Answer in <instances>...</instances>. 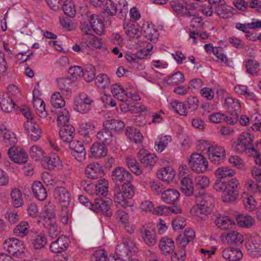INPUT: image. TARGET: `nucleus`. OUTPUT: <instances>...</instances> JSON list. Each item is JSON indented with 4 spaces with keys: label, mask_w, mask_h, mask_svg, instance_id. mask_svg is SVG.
Returning <instances> with one entry per match:
<instances>
[{
    "label": "nucleus",
    "mask_w": 261,
    "mask_h": 261,
    "mask_svg": "<svg viewBox=\"0 0 261 261\" xmlns=\"http://www.w3.org/2000/svg\"><path fill=\"white\" fill-rule=\"evenodd\" d=\"M134 195V187L116 186L114 189V200L118 207L131 206V199Z\"/></svg>",
    "instance_id": "1"
},
{
    "label": "nucleus",
    "mask_w": 261,
    "mask_h": 261,
    "mask_svg": "<svg viewBox=\"0 0 261 261\" xmlns=\"http://www.w3.org/2000/svg\"><path fill=\"white\" fill-rule=\"evenodd\" d=\"M199 149L205 150L207 149L208 158L214 164L219 165L223 163L226 158L225 149L221 146H209L205 140L199 141Z\"/></svg>",
    "instance_id": "2"
},
{
    "label": "nucleus",
    "mask_w": 261,
    "mask_h": 261,
    "mask_svg": "<svg viewBox=\"0 0 261 261\" xmlns=\"http://www.w3.org/2000/svg\"><path fill=\"white\" fill-rule=\"evenodd\" d=\"M197 215H208L210 214L214 206V198L208 195L204 194V192L195 193Z\"/></svg>",
    "instance_id": "3"
},
{
    "label": "nucleus",
    "mask_w": 261,
    "mask_h": 261,
    "mask_svg": "<svg viewBox=\"0 0 261 261\" xmlns=\"http://www.w3.org/2000/svg\"><path fill=\"white\" fill-rule=\"evenodd\" d=\"M253 135L247 132L242 133L234 144V150L237 153L245 152L248 155L250 152L256 153L254 147L252 144Z\"/></svg>",
    "instance_id": "4"
},
{
    "label": "nucleus",
    "mask_w": 261,
    "mask_h": 261,
    "mask_svg": "<svg viewBox=\"0 0 261 261\" xmlns=\"http://www.w3.org/2000/svg\"><path fill=\"white\" fill-rule=\"evenodd\" d=\"M112 179L116 184H122L121 187H134L130 182L133 179L132 174L125 169L117 167L112 172Z\"/></svg>",
    "instance_id": "5"
},
{
    "label": "nucleus",
    "mask_w": 261,
    "mask_h": 261,
    "mask_svg": "<svg viewBox=\"0 0 261 261\" xmlns=\"http://www.w3.org/2000/svg\"><path fill=\"white\" fill-rule=\"evenodd\" d=\"M93 100L86 93H79L74 99V110L82 113H88L92 108Z\"/></svg>",
    "instance_id": "6"
},
{
    "label": "nucleus",
    "mask_w": 261,
    "mask_h": 261,
    "mask_svg": "<svg viewBox=\"0 0 261 261\" xmlns=\"http://www.w3.org/2000/svg\"><path fill=\"white\" fill-rule=\"evenodd\" d=\"M3 248L10 255L19 256L24 252L23 242L15 238L6 239L3 243Z\"/></svg>",
    "instance_id": "7"
},
{
    "label": "nucleus",
    "mask_w": 261,
    "mask_h": 261,
    "mask_svg": "<svg viewBox=\"0 0 261 261\" xmlns=\"http://www.w3.org/2000/svg\"><path fill=\"white\" fill-rule=\"evenodd\" d=\"M241 188L239 180L234 178L227 181V188L223 195V200L225 202H232L238 199Z\"/></svg>",
    "instance_id": "8"
},
{
    "label": "nucleus",
    "mask_w": 261,
    "mask_h": 261,
    "mask_svg": "<svg viewBox=\"0 0 261 261\" xmlns=\"http://www.w3.org/2000/svg\"><path fill=\"white\" fill-rule=\"evenodd\" d=\"M189 165L192 170L198 173H203L207 169V160L200 153H193L188 159Z\"/></svg>",
    "instance_id": "9"
},
{
    "label": "nucleus",
    "mask_w": 261,
    "mask_h": 261,
    "mask_svg": "<svg viewBox=\"0 0 261 261\" xmlns=\"http://www.w3.org/2000/svg\"><path fill=\"white\" fill-rule=\"evenodd\" d=\"M127 3L125 0H121L119 4L115 5L111 0H107L105 6L104 11L110 15H115L117 11L120 13L126 14L128 11Z\"/></svg>",
    "instance_id": "10"
},
{
    "label": "nucleus",
    "mask_w": 261,
    "mask_h": 261,
    "mask_svg": "<svg viewBox=\"0 0 261 261\" xmlns=\"http://www.w3.org/2000/svg\"><path fill=\"white\" fill-rule=\"evenodd\" d=\"M110 204V200H105L102 198H95L90 209L96 213H101L107 216L110 217L112 215Z\"/></svg>",
    "instance_id": "11"
},
{
    "label": "nucleus",
    "mask_w": 261,
    "mask_h": 261,
    "mask_svg": "<svg viewBox=\"0 0 261 261\" xmlns=\"http://www.w3.org/2000/svg\"><path fill=\"white\" fill-rule=\"evenodd\" d=\"M70 240L68 237L61 235L55 241H53L50 246V251L54 253H60L65 251L68 247Z\"/></svg>",
    "instance_id": "12"
},
{
    "label": "nucleus",
    "mask_w": 261,
    "mask_h": 261,
    "mask_svg": "<svg viewBox=\"0 0 261 261\" xmlns=\"http://www.w3.org/2000/svg\"><path fill=\"white\" fill-rule=\"evenodd\" d=\"M139 231L144 242L149 246H153L156 243V232L153 228L143 225Z\"/></svg>",
    "instance_id": "13"
},
{
    "label": "nucleus",
    "mask_w": 261,
    "mask_h": 261,
    "mask_svg": "<svg viewBox=\"0 0 261 261\" xmlns=\"http://www.w3.org/2000/svg\"><path fill=\"white\" fill-rule=\"evenodd\" d=\"M246 247L248 254L253 257L261 256V240L253 238L246 242Z\"/></svg>",
    "instance_id": "14"
},
{
    "label": "nucleus",
    "mask_w": 261,
    "mask_h": 261,
    "mask_svg": "<svg viewBox=\"0 0 261 261\" xmlns=\"http://www.w3.org/2000/svg\"><path fill=\"white\" fill-rule=\"evenodd\" d=\"M8 153L10 158L16 163L24 164L27 162L28 154L22 149L20 148L18 150L15 146L11 147L8 150Z\"/></svg>",
    "instance_id": "15"
},
{
    "label": "nucleus",
    "mask_w": 261,
    "mask_h": 261,
    "mask_svg": "<svg viewBox=\"0 0 261 261\" xmlns=\"http://www.w3.org/2000/svg\"><path fill=\"white\" fill-rule=\"evenodd\" d=\"M141 34L146 38L147 40L156 42L158 40V33L154 26L147 21H144L142 25Z\"/></svg>",
    "instance_id": "16"
},
{
    "label": "nucleus",
    "mask_w": 261,
    "mask_h": 261,
    "mask_svg": "<svg viewBox=\"0 0 261 261\" xmlns=\"http://www.w3.org/2000/svg\"><path fill=\"white\" fill-rule=\"evenodd\" d=\"M221 256L226 260L239 261L242 258L243 254L238 248L227 247L222 250Z\"/></svg>",
    "instance_id": "17"
},
{
    "label": "nucleus",
    "mask_w": 261,
    "mask_h": 261,
    "mask_svg": "<svg viewBox=\"0 0 261 261\" xmlns=\"http://www.w3.org/2000/svg\"><path fill=\"white\" fill-rule=\"evenodd\" d=\"M85 174L88 178L97 179L103 176L104 172L102 166L98 163H92L86 167Z\"/></svg>",
    "instance_id": "18"
},
{
    "label": "nucleus",
    "mask_w": 261,
    "mask_h": 261,
    "mask_svg": "<svg viewBox=\"0 0 261 261\" xmlns=\"http://www.w3.org/2000/svg\"><path fill=\"white\" fill-rule=\"evenodd\" d=\"M69 143V148L72 151V154L79 162L82 161L86 157V151L82 143L72 140Z\"/></svg>",
    "instance_id": "19"
},
{
    "label": "nucleus",
    "mask_w": 261,
    "mask_h": 261,
    "mask_svg": "<svg viewBox=\"0 0 261 261\" xmlns=\"http://www.w3.org/2000/svg\"><path fill=\"white\" fill-rule=\"evenodd\" d=\"M152 49V45L149 44L147 48H143L138 51L136 54L128 53L125 55V59L130 64L139 63V61L147 56Z\"/></svg>",
    "instance_id": "20"
},
{
    "label": "nucleus",
    "mask_w": 261,
    "mask_h": 261,
    "mask_svg": "<svg viewBox=\"0 0 261 261\" xmlns=\"http://www.w3.org/2000/svg\"><path fill=\"white\" fill-rule=\"evenodd\" d=\"M54 196L62 206H67L70 201V194L68 191L63 187L56 188L54 191Z\"/></svg>",
    "instance_id": "21"
},
{
    "label": "nucleus",
    "mask_w": 261,
    "mask_h": 261,
    "mask_svg": "<svg viewBox=\"0 0 261 261\" xmlns=\"http://www.w3.org/2000/svg\"><path fill=\"white\" fill-rule=\"evenodd\" d=\"M181 191L187 196H190L192 195L195 196V193H198L194 190L192 177L190 175H188L181 179Z\"/></svg>",
    "instance_id": "22"
},
{
    "label": "nucleus",
    "mask_w": 261,
    "mask_h": 261,
    "mask_svg": "<svg viewBox=\"0 0 261 261\" xmlns=\"http://www.w3.org/2000/svg\"><path fill=\"white\" fill-rule=\"evenodd\" d=\"M195 237V232L191 229H186L184 233L178 235L176 239L177 244L180 248H184Z\"/></svg>",
    "instance_id": "23"
},
{
    "label": "nucleus",
    "mask_w": 261,
    "mask_h": 261,
    "mask_svg": "<svg viewBox=\"0 0 261 261\" xmlns=\"http://www.w3.org/2000/svg\"><path fill=\"white\" fill-rule=\"evenodd\" d=\"M123 29L126 35L132 38H137L140 37L141 32L138 23L135 21H129L125 23Z\"/></svg>",
    "instance_id": "24"
},
{
    "label": "nucleus",
    "mask_w": 261,
    "mask_h": 261,
    "mask_svg": "<svg viewBox=\"0 0 261 261\" xmlns=\"http://www.w3.org/2000/svg\"><path fill=\"white\" fill-rule=\"evenodd\" d=\"M103 126L110 132H119L123 129L125 124L120 120L111 119L105 120L103 122Z\"/></svg>",
    "instance_id": "25"
},
{
    "label": "nucleus",
    "mask_w": 261,
    "mask_h": 261,
    "mask_svg": "<svg viewBox=\"0 0 261 261\" xmlns=\"http://www.w3.org/2000/svg\"><path fill=\"white\" fill-rule=\"evenodd\" d=\"M36 94V89L35 88L33 92L34 107L35 108L36 113L39 116L42 118H45L47 115V112L45 110V104L41 99L35 97Z\"/></svg>",
    "instance_id": "26"
},
{
    "label": "nucleus",
    "mask_w": 261,
    "mask_h": 261,
    "mask_svg": "<svg viewBox=\"0 0 261 261\" xmlns=\"http://www.w3.org/2000/svg\"><path fill=\"white\" fill-rule=\"evenodd\" d=\"M60 94L63 96H70L71 94V81L69 78H59L57 80Z\"/></svg>",
    "instance_id": "27"
},
{
    "label": "nucleus",
    "mask_w": 261,
    "mask_h": 261,
    "mask_svg": "<svg viewBox=\"0 0 261 261\" xmlns=\"http://www.w3.org/2000/svg\"><path fill=\"white\" fill-rule=\"evenodd\" d=\"M90 24L93 31L97 35H101L105 31L103 22L97 15H92L90 17Z\"/></svg>",
    "instance_id": "28"
},
{
    "label": "nucleus",
    "mask_w": 261,
    "mask_h": 261,
    "mask_svg": "<svg viewBox=\"0 0 261 261\" xmlns=\"http://www.w3.org/2000/svg\"><path fill=\"white\" fill-rule=\"evenodd\" d=\"M107 151V146L103 143H94L91 147V155L96 159L105 156Z\"/></svg>",
    "instance_id": "29"
},
{
    "label": "nucleus",
    "mask_w": 261,
    "mask_h": 261,
    "mask_svg": "<svg viewBox=\"0 0 261 261\" xmlns=\"http://www.w3.org/2000/svg\"><path fill=\"white\" fill-rule=\"evenodd\" d=\"M0 106L3 111L10 113L13 109L15 103L8 93H3L0 96Z\"/></svg>",
    "instance_id": "30"
},
{
    "label": "nucleus",
    "mask_w": 261,
    "mask_h": 261,
    "mask_svg": "<svg viewBox=\"0 0 261 261\" xmlns=\"http://www.w3.org/2000/svg\"><path fill=\"white\" fill-rule=\"evenodd\" d=\"M180 194L175 189H170L164 191L162 194V199L167 203H173L179 198Z\"/></svg>",
    "instance_id": "31"
},
{
    "label": "nucleus",
    "mask_w": 261,
    "mask_h": 261,
    "mask_svg": "<svg viewBox=\"0 0 261 261\" xmlns=\"http://www.w3.org/2000/svg\"><path fill=\"white\" fill-rule=\"evenodd\" d=\"M75 129L72 125L62 127L59 132V135L63 141L70 143L73 140L74 136Z\"/></svg>",
    "instance_id": "32"
},
{
    "label": "nucleus",
    "mask_w": 261,
    "mask_h": 261,
    "mask_svg": "<svg viewBox=\"0 0 261 261\" xmlns=\"http://www.w3.org/2000/svg\"><path fill=\"white\" fill-rule=\"evenodd\" d=\"M32 191L35 196L39 200L43 201L47 197V192L42 183L38 181L34 182L32 185Z\"/></svg>",
    "instance_id": "33"
},
{
    "label": "nucleus",
    "mask_w": 261,
    "mask_h": 261,
    "mask_svg": "<svg viewBox=\"0 0 261 261\" xmlns=\"http://www.w3.org/2000/svg\"><path fill=\"white\" fill-rule=\"evenodd\" d=\"M228 244L239 246L244 242V237L242 234L237 231H231L225 235Z\"/></svg>",
    "instance_id": "34"
},
{
    "label": "nucleus",
    "mask_w": 261,
    "mask_h": 261,
    "mask_svg": "<svg viewBox=\"0 0 261 261\" xmlns=\"http://www.w3.org/2000/svg\"><path fill=\"white\" fill-rule=\"evenodd\" d=\"M215 224L221 229H230L234 225L233 220L225 216L217 217L215 220Z\"/></svg>",
    "instance_id": "35"
},
{
    "label": "nucleus",
    "mask_w": 261,
    "mask_h": 261,
    "mask_svg": "<svg viewBox=\"0 0 261 261\" xmlns=\"http://www.w3.org/2000/svg\"><path fill=\"white\" fill-rule=\"evenodd\" d=\"M42 165L45 168L51 170L61 163L59 158L56 154H51L49 156H44L42 160Z\"/></svg>",
    "instance_id": "36"
},
{
    "label": "nucleus",
    "mask_w": 261,
    "mask_h": 261,
    "mask_svg": "<svg viewBox=\"0 0 261 261\" xmlns=\"http://www.w3.org/2000/svg\"><path fill=\"white\" fill-rule=\"evenodd\" d=\"M175 171L170 166L162 169L157 173L158 177L163 181L170 182L175 176Z\"/></svg>",
    "instance_id": "37"
},
{
    "label": "nucleus",
    "mask_w": 261,
    "mask_h": 261,
    "mask_svg": "<svg viewBox=\"0 0 261 261\" xmlns=\"http://www.w3.org/2000/svg\"><path fill=\"white\" fill-rule=\"evenodd\" d=\"M111 92L113 96L120 101H123L129 97L128 93H127L119 84H113L111 87Z\"/></svg>",
    "instance_id": "38"
},
{
    "label": "nucleus",
    "mask_w": 261,
    "mask_h": 261,
    "mask_svg": "<svg viewBox=\"0 0 261 261\" xmlns=\"http://www.w3.org/2000/svg\"><path fill=\"white\" fill-rule=\"evenodd\" d=\"M161 251L165 254H169L174 249V243L172 239L164 237L161 239L159 244Z\"/></svg>",
    "instance_id": "39"
},
{
    "label": "nucleus",
    "mask_w": 261,
    "mask_h": 261,
    "mask_svg": "<svg viewBox=\"0 0 261 261\" xmlns=\"http://www.w3.org/2000/svg\"><path fill=\"white\" fill-rule=\"evenodd\" d=\"M125 134L130 140L135 143L141 142L143 140V136L140 130L137 128L127 127L125 129Z\"/></svg>",
    "instance_id": "40"
},
{
    "label": "nucleus",
    "mask_w": 261,
    "mask_h": 261,
    "mask_svg": "<svg viewBox=\"0 0 261 261\" xmlns=\"http://www.w3.org/2000/svg\"><path fill=\"white\" fill-rule=\"evenodd\" d=\"M234 9L230 6L221 5L216 9L217 14L221 18L227 19L233 15Z\"/></svg>",
    "instance_id": "41"
},
{
    "label": "nucleus",
    "mask_w": 261,
    "mask_h": 261,
    "mask_svg": "<svg viewBox=\"0 0 261 261\" xmlns=\"http://www.w3.org/2000/svg\"><path fill=\"white\" fill-rule=\"evenodd\" d=\"M225 106L228 109V112H240L241 104L237 99L228 97L225 99Z\"/></svg>",
    "instance_id": "42"
},
{
    "label": "nucleus",
    "mask_w": 261,
    "mask_h": 261,
    "mask_svg": "<svg viewBox=\"0 0 261 261\" xmlns=\"http://www.w3.org/2000/svg\"><path fill=\"white\" fill-rule=\"evenodd\" d=\"M237 221L239 226L248 228L253 225L255 220L251 216L242 215L237 218Z\"/></svg>",
    "instance_id": "43"
},
{
    "label": "nucleus",
    "mask_w": 261,
    "mask_h": 261,
    "mask_svg": "<svg viewBox=\"0 0 261 261\" xmlns=\"http://www.w3.org/2000/svg\"><path fill=\"white\" fill-rule=\"evenodd\" d=\"M29 232V224L27 221L20 222L13 230V232L15 236L22 238L26 236Z\"/></svg>",
    "instance_id": "44"
},
{
    "label": "nucleus",
    "mask_w": 261,
    "mask_h": 261,
    "mask_svg": "<svg viewBox=\"0 0 261 261\" xmlns=\"http://www.w3.org/2000/svg\"><path fill=\"white\" fill-rule=\"evenodd\" d=\"M47 243V237L45 234L42 233L37 234L32 240V244L36 249H40L44 248Z\"/></svg>",
    "instance_id": "45"
},
{
    "label": "nucleus",
    "mask_w": 261,
    "mask_h": 261,
    "mask_svg": "<svg viewBox=\"0 0 261 261\" xmlns=\"http://www.w3.org/2000/svg\"><path fill=\"white\" fill-rule=\"evenodd\" d=\"M184 4H187L186 0L173 1L170 2L171 9L177 15L185 16Z\"/></svg>",
    "instance_id": "46"
},
{
    "label": "nucleus",
    "mask_w": 261,
    "mask_h": 261,
    "mask_svg": "<svg viewBox=\"0 0 261 261\" xmlns=\"http://www.w3.org/2000/svg\"><path fill=\"white\" fill-rule=\"evenodd\" d=\"M48 225L49 237L51 239L56 238L60 232V228L56 223L55 218H53L50 221L47 223Z\"/></svg>",
    "instance_id": "47"
},
{
    "label": "nucleus",
    "mask_w": 261,
    "mask_h": 261,
    "mask_svg": "<svg viewBox=\"0 0 261 261\" xmlns=\"http://www.w3.org/2000/svg\"><path fill=\"white\" fill-rule=\"evenodd\" d=\"M12 202L15 207H19L22 205L23 201L22 198V194L19 189H13L11 192Z\"/></svg>",
    "instance_id": "48"
},
{
    "label": "nucleus",
    "mask_w": 261,
    "mask_h": 261,
    "mask_svg": "<svg viewBox=\"0 0 261 261\" xmlns=\"http://www.w3.org/2000/svg\"><path fill=\"white\" fill-rule=\"evenodd\" d=\"M62 9L66 15L71 17H73L76 13L75 4L72 0H65Z\"/></svg>",
    "instance_id": "49"
},
{
    "label": "nucleus",
    "mask_w": 261,
    "mask_h": 261,
    "mask_svg": "<svg viewBox=\"0 0 261 261\" xmlns=\"http://www.w3.org/2000/svg\"><path fill=\"white\" fill-rule=\"evenodd\" d=\"M215 175L219 179H222L226 177H232L236 174V172L231 169L226 167L218 168L215 171Z\"/></svg>",
    "instance_id": "50"
},
{
    "label": "nucleus",
    "mask_w": 261,
    "mask_h": 261,
    "mask_svg": "<svg viewBox=\"0 0 261 261\" xmlns=\"http://www.w3.org/2000/svg\"><path fill=\"white\" fill-rule=\"evenodd\" d=\"M185 81V77L184 74L177 71L168 76L167 82L168 85H174L179 83H182Z\"/></svg>",
    "instance_id": "51"
},
{
    "label": "nucleus",
    "mask_w": 261,
    "mask_h": 261,
    "mask_svg": "<svg viewBox=\"0 0 261 261\" xmlns=\"http://www.w3.org/2000/svg\"><path fill=\"white\" fill-rule=\"evenodd\" d=\"M95 83L97 86L101 89H105L110 85L109 77L104 73L99 74L96 77Z\"/></svg>",
    "instance_id": "52"
},
{
    "label": "nucleus",
    "mask_w": 261,
    "mask_h": 261,
    "mask_svg": "<svg viewBox=\"0 0 261 261\" xmlns=\"http://www.w3.org/2000/svg\"><path fill=\"white\" fill-rule=\"evenodd\" d=\"M5 130L6 132H5L3 135L4 143H5L7 146H11V147L15 146L14 145L17 142V139L15 134L10 130H7L6 128H5Z\"/></svg>",
    "instance_id": "53"
},
{
    "label": "nucleus",
    "mask_w": 261,
    "mask_h": 261,
    "mask_svg": "<svg viewBox=\"0 0 261 261\" xmlns=\"http://www.w3.org/2000/svg\"><path fill=\"white\" fill-rule=\"evenodd\" d=\"M138 156L142 164L146 166H152L157 161V157L154 154H146L142 156L141 153H138Z\"/></svg>",
    "instance_id": "54"
},
{
    "label": "nucleus",
    "mask_w": 261,
    "mask_h": 261,
    "mask_svg": "<svg viewBox=\"0 0 261 261\" xmlns=\"http://www.w3.org/2000/svg\"><path fill=\"white\" fill-rule=\"evenodd\" d=\"M69 118L70 115L69 112L66 109H64L62 111L59 112L57 118L58 125L62 126V127L71 125L68 124Z\"/></svg>",
    "instance_id": "55"
},
{
    "label": "nucleus",
    "mask_w": 261,
    "mask_h": 261,
    "mask_svg": "<svg viewBox=\"0 0 261 261\" xmlns=\"http://www.w3.org/2000/svg\"><path fill=\"white\" fill-rule=\"evenodd\" d=\"M171 141V137L170 136H165L160 138L159 141L155 142V150L161 152L163 151L169 142Z\"/></svg>",
    "instance_id": "56"
},
{
    "label": "nucleus",
    "mask_w": 261,
    "mask_h": 261,
    "mask_svg": "<svg viewBox=\"0 0 261 261\" xmlns=\"http://www.w3.org/2000/svg\"><path fill=\"white\" fill-rule=\"evenodd\" d=\"M89 48H100L102 46V40L95 36H92L85 39L84 42Z\"/></svg>",
    "instance_id": "57"
},
{
    "label": "nucleus",
    "mask_w": 261,
    "mask_h": 261,
    "mask_svg": "<svg viewBox=\"0 0 261 261\" xmlns=\"http://www.w3.org/2000/svg\"><path fill=\"white\" fill-rule=\"evenodd\" d=\"M59 92H55L51 96V103L53 107L57 108L63 107L65 102Z\"/></svg>",
    "instance_id": "58"
},
{
    "label": "nucleus",
    "mask_w": 261,
    "mask_h": 261,
    "mask_svg": "<svg viewBox=\"0 0 261 261\" xmlns=\"http://www.w3.org/2000/svg\"><path fill=\"white\" fill-rule=\"evenodd\" d=\"M194 181L196 188L201 190L208 187L210 183L208 178L203 175H197L195 178Z\"/></svg>",
    "instance_id": "59"
},
{
    "label": "nucleus",
    "mask_w": 261,
    "mask_h": 261,
    "mask_svg": "<svg viewBox=\"0 0 261 261\" xmlns=\"http://www.w3.org/2000/svg\"><path fill=\"white\" fill-rule=\"evenodd\" d=\"M243 203L245 209L249 212H253L257 208L256 207L257 202L252 196L244 197Z\"/></svg>",
    "instance_id": "60"
},
{
    "label": "nucleus",
    "mask_w": 261,
    "mask_h": 261,
    "mask_svg": "<svg viewBox=\"0 0 261 261\" xmlns=\"http://www.w3.org/2000/svg\"><path fill=\"white\" fill-rule=\"evenodd\" d=\"M102 183H99L95 186V194L98 196L105 197L108 194V184L104 179L102 180Z\"/></svg>",
    "instance_id": "61"
},
{
    "label": "nucleus",
    "mask_w": 261,
    "mask_h": 261,
    "mask_svg": "<svg viewBox=\"0 0 261 261\" xmlns=\"http://www.w3.org/2000/svg\"><path fill=\"white\" fill-rule=\"evenodd\" d=\"M44 154L43 151L38 146H33L30 149V156L35 161H38L40 159L43 160L44 156Z\"/></svg>",
    "instance_id": "62"
},
{
    "label": "nucleus",
    "mask_w": 261,
    "mask_h": 261,
    "mask_svg": "<svg viewBox=\"0 0 261 261\" xmlns=\"http://www.w3.org/2000/svg\"><path fill=\"white\" fill-rule=\"evenodd\" d=\"M95 70L94 66H87L85 70H83L82 77L86 82H91L95 77Z\"/></svg>",
    "instance_id": "63"
},
{
    "label": "nucleus",
    "mask_w": 261,
    "mask_h": 261,
    "mask_svg": "<svg viewBox=\"0 0 261 261\" xmlns=\"http://www.w3.org/2000/svg\"><path fill=\"white\" fill-rule=\"evenodd\" d=\"M112 136V132L105 129V128L97 134V138L98 140H101L103 143L104 142L108 143L111 140Z\"/></svg>",
    "instance_id": "64"
}]
</instances>
